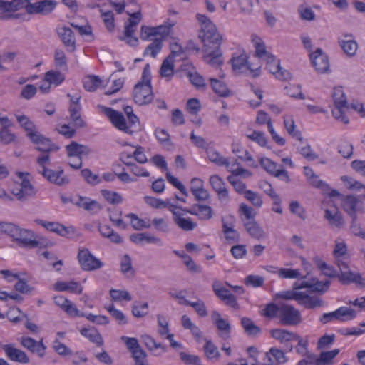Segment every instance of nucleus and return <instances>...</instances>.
Listing matches in <instances>:
<instances>
[{"instance_id":"obj_1","label":"nucleus","mask_w":365,"mask_h":365,"mask_svg":"<svg viewBox=\"0 0 365 365\" xmlns=\"http://www.w3.org/2000/svg\"><path fill=\"white\" fill-rule=\"evenodd\" d=\"M196 17L201 25L199 38L203 43L202 48L220 47L222 38L213 22L203 14H197Z\"/></svg>"},{"instance_id":"obj_2","label":"nucleus","mask_w":365,"mask_h":365,"mask_svg":"<svg viewBox=\"0 0 365 365\" xmlns=\"http://www.w3.org/2000/svg\"><path fill=\"white\" fill-rule=\"evenodd\" d=\"M103 112L115 128L127 134L133 135L134 129L139 125L137 116L129 117V121H127L121 112L111 108L103 107Z\"/></svg>"},{"instance_id":"obj_3","label":"nucleus","mask_w":365,"mask_h":365,"mask_svg":"<svg viewBox=\"0 0 365 365\" xmlns=\"http://www.w3.org/2000/svg\"><path fill=\"white\" fill-rule=\"evenodd\" d=\"M279 319L284 326H297L302 321L300 312L288 304H281Z\"/></svg>"},{"instance_id":"obj_4","label":"nucleus","mask_w":365,"mask_h":365,"mask_svg":"<svg viewBox=\"0 0 365 365\" xmlns=\"http://www.w3.org/2000/svg\"><path fill=\"white\" fill-rule=\"evenodd\" d=\"M122 339L125 341L128 351L131 353V356L134 359V365H148L146 352L140 346L138 341L135 338L123 336Z\"/></svg>"},{"instance_id":"obj_5","label":"nucleus","mask_w":365,"mask_h":365,"mask_svg":"<svg viewBox=\"0 0 365 365\" xmlns=\"http://www.w3.org/2000/svg\"><path fill=\"white\" fill-rule=\"evenodd\" d=\"M133 99L140 106L150 103L153 99L151 82L140 81L136 84L133 90Z\"/></svg>"},{"instance_id":"obj_6","label":"nucleus","mask_w":365,"mask_h":365,"mask_svg":"<svg viewBox=\"0 0 365 365\" xmlns=\"http://www.w3.org/2000/svg\"><path fill=\"white\" fill-rule=\"evenodd\" d=\"M28 175V173H19L18 176L21 182L17 187L12 190L13 195L19 200H24L36 193L34 187L27 179Z\"/></svg>"},{"instance_id":"obj_7","label":"nucleus","mask_w":365,"mask_h":365,"mask_svg":"<svg viewBox=\"0 0 365 365\" xmlns=\"http://www.w3.org/2000/svg\"><path fill=\"white\" fill-rule=\"evenodd\" d=\"M78 259L82 269L86 271L96 270L103 266V263L86 248L79 250Z\"/></svg>"},{"instance_id":"obj_8","label":"nucleus","mask_w":365,"mask_h":365,"mask_svg":"<svg viewBox=\"0 0 365 365\" xmlns=\"http://www.w3.org/2000/svg\"><path fill=\"white\" fill-rule=\"evenodd\" d=\"M68 155L69 157H76L77 163H72L69 161L68 165L74 168L79 169L82 166L81 158L83 155H87L91 153V150L88 146L78 144V143L73 141L66 147Z\"/></svg>"},{"instance_id":"obj_9","label":"nucleus","mask_w":365,"mask_h":365,"mask_svg":"<svg viewBox=\"0 0 365 365\" xmlns=\"http://www.w3.org/2000/svg\"><path fill=\"white\" fill-rule=\"evenodd\" d=\"M260 165L269 174L274 177L280 178L282 180L289 182V176L287 170L282 168L281 165H277L268 158H264L260 160Z\"/></svg>"},{"instance_id":"obj_10","label":"nucleus","mask_w":365,"mask_h":365,"mask_svg":"<svg viewBox=\"0 0 365 365\" xmlns=\"http://www.w3.org/2000/svg\"><path fill=\"white\" fill-rule=\"evenodd\" d=\"M35 222L47 230L53 232L61 237H69L70 235L73 234L75 232L73 227H66L56 222H48L40 219H36Z\"/></svg>"},{"instance_id":"obj_11","label":"nucleus","mask_w":365,"mask_h":365,"mask_svg":"<svg viewBox=\"0 0 365 365\" xmlns=\"http://www.w3.org/2000/svg\"><path fill=\"white\" fill-rule=\"evenodd\" d=\"M13 241L23 247L34 248L38 246L39 242L35 240L34 233L30 230L19 228Z\"/></svg>"},{"instance_id":"obj_12","label":"nucleus","mask_w":365,"mask_h":365,"mask_svg":"<svg viewBox=\"0 0 365 365\" xmlns=\"http://www.w3.org/2000/svg\"><path fill=\"white\" fill-rule=\"evenodd\" d=\"M205 63L212 67L217 68L223 64L224 60L220 47L202 48Z\"/></svg>"},{"instance_id":"obj_13","label":"nucleus","mask_w":365,"mask_h":365,"mask_svg":"<svg viewBox=\"0 0 365 365\" xmlns=\"http://www.w3.org/2000/svg\"><path fill=\"white\" fill-rule=\"evenodd\" d=\"M39 173L49 182L57 185L62 186L69 183V178L64 174L63 170H53L49 168H43Z\"/></svg>"},{"instance_id":"obj_14","label":"nucleus","mask_w":365,"mask_h":365,"mask_svg":"<svg viewBox=\"0 0 365 365\" xmlns=\"http://www.w3.org/2000/svg\"><path fill=\"white\" fill-rule=\"evenodd\" d=\"M342 207L344 210L351 217L354 222L356 221L357 212L363 210L361 203L359 199L353 195H348L344 197L342 200Z\"/></svg>"},{"instance_id":"obj_15","label":"nucleus","mask_w":365,"mask_h":365,"mask_svg":"<svg viewBox=\"0 0 365 365\" xmlns=\"http://www.w3.org/2000/svg\"><path fill=\"white\" fill-rule=\"evenodd\" d=\"M20 343L32 354H36L41 358L44 356L46 346L43 343V339L36 341L31 337L23 336L21 338Z\"/></svg>"},{"instance_id":"obj_16","label":"nucleus","mask_w":365,"mask_h":365,"mask_svg":"<svg viewBox=\"0 0 365 365\" xmlns=\"http://www.w3.org/2000/svg\"><path fill=\"white\" fill-rule=\"evenodd\" d=\"M310 59L317 72L323 73L329 70V58L321 48H317L314 53H311Z\"/></svg>"},{"instance_id":"obj_17","label":"nucleus","mask_w":365,"mask_h":365,"mask_svg":"<svg viewBox=\"0 0 365 365\" xmlns=\"http://www.w3.org/2000/svg\"><path fill=\"white\" fill-rule=\"evenodd\" d=\"M251 37L255 48V56L258 58L265 61L266 63L274 61V56L266 50V46L262 38L255 34H252Z\"/></svg>"},{"instance_id":"obj_18","label":"nucleus","mask_w":365,"mask_h":365,"mask_svg":"<svg viewBox=\"0 0 365 365\" xmlns=\"http://www.w3.org/2000/svg\"><path fill=\"white\" fill-rule=\"evenodd\" d=\"M297 341V345L295 347L296 352L302 356H307V359L300 360L297 365H310L315 359V355L310 354L308 350V339H303L298 335V338H294Z\"/></svg>"},{"instance_id":"obj_19","label":"nucleus","mask_w":365,"mask_h":365,"mask_svg":"<svg viewBox=\"0 0 365 365\" xmlns=\"http://www.w3.org/2000/svg\"><path fill=\"white\" fill-rule=\"evenodd\" d=\"M210 183L212 189L217 192L219 200L222 202H227L230 200L229 192L226 187L225 182L217 175H211Z\"/></svg>"},{"instance_id":"obj_20","label":"nucleus","mask_w":365,"mask_h":365,"mask_svg":"<svg viewBox=\"0 0 365 365\" xmlns=\"http://www.w3.org/2000/svg\"><path fill=\"white\" fill-rule=\"evenodd\" d=\"M231 61L234 71H240L243 67H246L252 73L253 77L259 76L261 66H259L256 68H252V65L247 62V56L246 54L242 53L238 56H233Z\"/></svg>"},{"instance_id":"obj_21","label":"nucleus","mask_w":365,"mask_h":365,"mask_svg":"<svg viewBox=\"0 0 365 365\" xmlns=\"http://www.w3.org/2000/svg\"><path fill=\"white\" fill-rule=\"evenodd\" d=\"M31 140L36 145H37L36 149L43 153H49L51 151H56L59 149L58 146L52 143L48 139L43 136L38 132L35 135H31Z\"/></svg>"},{"instance_id":"obj_22","label":"nucleus","mask_w":365,"mask_h":365,"mask_svg":"<svg viewBox=\"0 0 365 365\" xmlns=\"http://www.w3.org/2000/svg\"><path fill=\"white\" fill-rule=\"evenodd\" d=\"M2 349L10 360L21 364H27L29 362V358L27 354L21 349L14 347L12 344L3 345Z\"/></svg>"},{"instance_id":"obj_23","label":"nucleus","mask_w":365,"mask_h":365,"mask_svg":"<svg viewBox=\"0 0 365 365\" xmlns=\"http://www.w3.org/2000/svg\"><path fill=\"white\" fill-rule=\"evenodd\" d=\"M183 211L197 216L200 220H206L212 217L213 211L211 207L195 204L189 209H183Z\"/></svg>"},{"instance_id":"obj_24","label":"nucleus","mask_w":365,"mask_h":365,"mask_svg":"<svg viewBox=\"0 0 365 365\" xmlns=\"http://www.w3.org/2000/svg\"><path fill=\"white\" fill-rule=\"evenodd\" d=\"M344 37V38H338L339 45L348 57H354L358 50V43L354 39H346L348 37H352L351 34H346Z\"/></svg>"},{"instance_id":"obj_25","label":"nucleus","mask_w":365,"mask_h":365,"mask_svg":"<svg viewBox=\"0 0 365 365\" xmlns=\"http://www.w3.org/2000/svg\"><path fill=\"white\" fill-rule=\"evenodd\" d=\"M265 365H281L287 361L284 353L277 348H271L265 354L264 359Z\"/></svg>"},{"instance_id":"obj_26","label":"nucleus","mask_w":365,"mask_h":365,"mask_svg":"<svg viewBox=\"0 0 365 365\" xmlns=\"http://www.w3.org/2000/svg\"><path fill=\"white\" fill-rule=\"evenodd\" d=\"M346 245L344 242L336 243L334 250V255L339 269H342L347 268V258L346 256Z\"/></svg>"},{"instance_id":"obj_27","label":"nucleus","mask_w":365,"mask_h":365,"mask_svg":"<svg viewBox=\"0 0 365 365\" xmlns=\"http://www.w3.org/2000/svg\"><path fill=\"white\" fill-rule=\"evenodd\" d=\"M20 8L19 0L5 1L0 0V20L9 19L11 17L9 14L16 11Z\"/></svg>"},{"instance_id":"obj_28","label":"nucleus","mask_w":365,"mask_h":365,"mask_svg":"<svg viewBox=\"0 0 365 365\" xmlns=\"http://www.w3.org/2000/svg\"><path fill=\"white\" fill-rule=\"evenodd\" d=\"M130 240L135 244H155L162 245V241L160 238L155 237L148 232L135 233L130 236Z\"/></svg>"},{"instance_id":"obj_29","label":"nucleus","mask_w":365,"mask_h":365,"mask_svg":"<svg viewBox=\"0 0 365 365\" xmlns=\"http://www.w3.org/2000/svg\"><path fill=\"white\" fill-rule=\"evenodd\" d=\"M58 35L68 51H73L76 48V40L73 31L70 28L63 27L59 29Z\"/></svg>"},{"instance_id":"obj_30","label":"nucleus","mask_w":365,"mask_h":365,"mask_svg":"<svg viewBox=\"0 0 365 365\" xmlns=\"http://www.w3.org/2000/svg\"><path fill=\"white\" fill-rule=\"evenodd\" d=\"M267 68L269 71L275 75L276 77L282 81L287 80L290 78V73L288 71L283 69L280 66L279 61L274 57V61L272 63H266Z\"/></svg>"},{"instance_id":"obj_31","label":"nucleus","mask_w":365,"mask_h":365,"mask_svg":"<svg viewBox=\"0 0 365 365\" xmlns=\"http://www.w3.org/2000/svg\"><path fill=\"white\" fill-rule=\"evenodd\" d=\"M339 349H335L331 351H322L318 357L312 361L315 362V365H332L334 359L339 354Z\"/></svg>"},{"instance_id":"obj_32","label":"nucleus","mask_w":365,"mask_h":365,"mask_svg":"<svg viewBox=\"0 0 365 365\" xmlns=\"http://www.w3.org/2000/svg\"><path fill=\"white\" fill-rule=\"evenodd\" d=\"M270 334L272 337L282 343L294 341V338H298L297 334L280 328L272 329Z\"/></svg>"},{"instance_id":"obj_33","label":"nucleus","mask_w":365,"mask_h":365,"mask_svg":"<svg viewBox=\"0 0 365 365\" xmlns=\"http://www.w3.org/2000/svg\"><path fill=\"white\" fill-rule=\"evenodd\" d=\"M55 289L58 292L69 291L72 293L81 294L83 287L80 283L71 281V282H58L54 285Z\"/></svg>"},{"instance_id":"obj_34","label":"nucleus","mask_w":365,"mask_h":365,"mask_svg":"<svg viewBox=\"0 0 365 365\" xmlns=\"http://www.w3.org/2000/svg\"><path fill=\"white\" fill-rule=\"evenodd\" d=\"M297 302L307 309L319 307L323 305V302L319 297L309 296L302 292H301V297L298 298Z\"/></svg>"},{"instance_id":"obj_35","label":"nucleus","mask_w":365,"mask_h":365,"mask_svg":"<svg viewBox=\"0 0 365 365\" xmlns=\"http://www.w3.org/2000/svg\"><path fill=\"white\" fill-rule=\"evenodd\" d=\"M76 205L92 214L98 213L102 209V206L98 202L87 197H80Z\"/></svg>"},{"instance_id":"obj_36","label":"nucleus","mask_w":365,"mask_h":365,"mask_svg":"<svg viewBox=\"0 0 365 365\" xmlns=\"http://www.w3.org/2000/svg\"><path fill=\"white\" fill-rule=\"evenodd\" d=\"M241 324L248 336H255L261 333V329L249 317H242Z\"/></svg>"},{"instance_id":"obj_37","label":"nucleus","mask_w":365,"mask_h":365,"mask_svg":"<svg viewBox=\"0 0 365 365\" xmlns=\"http://www.w3.org/2000/svg\"><path fill=\"white\" fill-rule=\"evenodd\" d=\"M341 274L339 276V280L345 283H360L361 280V276L359 273L353 272L350 271L348 267L346 269H339Z\"/></svg>"},{"instance_id":"obj_38","label":"nucleus","mask_w":365,"mask_h":365,"mask_svg":"<svg viewBox=\"0 0 365 365\" xmlns=\"http://www.w3.org/2000/svg\"><path fill=\"white\" fill-rule=\"evenodd\" d=\"M324 217L331 226L339 227L344 224L341 214L336 208L334 210H326Z\"/></svg>"},{"instance_id":"obj_39","label":"nucleus","mask_w":365,"mask_h":365,"mask_svg":"<svg viewBox=\"0 0 365 365\" xmlns=\"http://www.w3.org/2000/svg\"><path fill=\"white\" fill-rule=\"evenodd\" d=\"M81 106L70 105L69 106L70 119L78 128H83L86 125V123L81 116Z\"/></svg>"},{"instance_id":"obj_40","label":"nucleus","mask_w":365,"mask_h":365,"mask_svg":"<svg viewBox=\"0 0 365 365\" xmlns=\"http://www.w3.org/2000/svg\"><path fill=\"white\" fill-rule=\"evenodd\" d=\"M98 230L103 237L108 238L112 242L119 244L123 242L122 237L108 225H100Z\"/></svg>"},{"instance_id":"obj_41","label":"nucleus","mask_w":365,"mask_h":365,"mask_svg":"<svg viewBox=\"0 0 365 365\" xmlns=\"http://www.w3.org/2000/svg\"><path fill=\"white\" fill-rule=\"evenodd\" d=\"M245 227L247 232L255 238L258 240L264 238L265 233L255 220H249L245 223Z\"/></svg>"},{"instance_id":"obj_42","label":"nucleus","mask_w":365,"mask_h":365,"mask_svg":"<svg viewBox=\"0 0 365 365\" xmlns=\"http://www.w3.org/2000/svg\"><path fill=\"white\" fill-rule=\"evenodd\" d=\"M184 212H182L179 216L176 215V217L173 222L178 225L179 228L184 231H192L196 227L197 224L191 220L190 217H184Z\"/></svg>"},{"instance_id":"obj_43","label":"nucleus","mask_w":365,"mask_h":365,"mask_svg":"<svg viewBox=\"0 0 365 365\" xmlns=\"http://www.w3.org/2000/svg\"><path fill=\"white\" fill-rule=\"evenodd\" d=\"M16 119L21 127L27 133V136L31 139L32 135L38 133L34 123L26 115H17Z\"/></svg>"},{"instance_id":"obj_44","label":"nucleus","mask_w":365,"mask_h":365,"mask_svg":"<svg viewBox=\"0 0 365 365\" xmlns=\"http://www.w3.org/2000/svg\"><path fill=\"white\" fill-rule=\"evenodd\" d=\"M81 334L86 338H88L91 342L98 346H102L103 340L99 332L94 329L83 328L81 330Z\"/></svg>"},{"instance_id":"obj_45","label":"nucleus","mask_w":365,"mask_h":365,"mask_svg":"<svg viewBox=\"0 0 365 365\" xmlns=\"http://www.w3.org/2000/svg\"><path fill=\"white\" fill-rule=\"evenodd\" d=\"M210 81L212 88L216 94L222 97H227L230 95V90L225 83L213 78H210Z\"/></svg>"},{"instance_id":"obj_46","label":"nucleus","mask_w":365,"mask_h":365,"mask_svg":"<svg viewBox=\"0 0 365 365\" xmlns=\"http://www.w3.org/2000/svg\"><path fill=\"white\" fill-rule=\"evenodd\" d=\"M215 326L220 338L222 340H227L230 338L231 325L228 321L224 319L222 321L217 322V324H216Z\"/></svg>"},{"instance_id":"obj_47","label":"nucleus","mask_w":365,"mask_h":365,"mask_svg":"<svg viewBox=\"0 0 365 365\" xmlns=\"http://www.w3.org/2000/svg\"><path fill=\"white\" fill-rule=\"evenodd\" d=\"M120 271L127 277H132L134 276L135 270L132 266L131 258L127 254L123 255L121 258Z\"/></svg>"},{"instance_id":"obj_48","label":"nucleus","mask_w":365,"mask_h":365,"mask_svg":"<svg viewBox=\"0 0 365 365\" xmlns=\"http://www.w3.org/2000/svg\"><path fill=\"white\" fill-rule=\"evenodd\" d=\"M284 125L289 135L299 141L302 140V133L300 131L296 130L295 122L292 116L289 118H284Z\"/></svg>"},{"instance_id":"obj_49","label":"nucleus","mask_w":365,"mask_h":365,"mask_svg":"<svg viewBox=\"0 0 365 365\" xmlns=\"http://www.w3.org/2000/svg\"><path fill=\"white\" fill-rule=\"evenodd\" d=\"M102 81L98 76H88L83 79L84 88L88 91H94L100 88Z\"/></svg>"},{"instance_id":"obj_50","label":"nucleus","mask_w":365,"mask_h":365,"mask_svg":"<svg viewBox=\"0 0 365 365\" xmlns=\"http://www.w3.org/2000/svg\"><path fill=\"white\" fill-rule=\"evenodd\" d=\"M174 61L171 56H168L163 62L160 68V74L162 77L170 78L174 74Z\"/></svg>"},{"instance_id":"obj_51","label":"nucleus","mask_w":365,"mask_h":365,"mask_svg":"<svg viewBox=\"0 0 365 365\" xmlns=\"http://www.w3.org/2000/svg\"><path fill=\"white\" fill-rule=\"evenodd\" d=\"M281 309V304L277 305L274 303H269L265 305L264 308L260 312L262 316L273 319L279 316V309Z\"/></svg>"},{"instance_id":"obj_52","label":"nucleus","mask_w":365,"mask_h":365,"mask_svg":"<svg viewBox=\"0 0 365 365\" xmlns=\"http://www.w3.org/2000/svg\"><path fill=\"white\" fill-rule=\"evenodd\" d=\"M136 27L131 26L130 24H125L124 29V37L120 38L121 40L125 41L126 43L131 46H135L138 45V39L133 36Z\"/></svg>"},{"instance_id":"obj_53","label":"nucleus","mask_w":365,"mask_h":365,"mask_svg":"<svg viewBox=\"0 0 365 365\" xmlns=\"http://www.w3.org/2000/svg\"><path fill=\"white\" fill-rule=\"evenodd\" d=\"M338 314V321L346 322L354 319L356 317V313L354 309L346 307H341L336 309Z\"/></svg>"},{"instance_id":"obj_54","label":"nucleus","mask_w":365,"mask_h":365,"mask_svg":"<svg viewBox=\"0 0 365 365\" xmlns=\"http://www.w3.org/2000/svg\"><path fill=\"white\" fill-rule=\"evenodd\" d=\"M203 349L205 354L208 359H218L220 358V354L217 347L212 341L206 339Z\"/></svg>"},{"instance_id":"obj_55","label":"nucleus","mask_w":365,"mask_h":365,"mask_svg":"<svg viewBox=\"0 0 365 365\" xmlns=\"http://www.w3.org/2000/svg\"><path fill=\"white\" fill-rule=\"evenodd\" d=\"M143 343L146 348L150 351L160 349L163 353L167 351L166 346L162 345L160 343H157L155 340L149 335H144L142 336Z\"/></svg>"},{"instance_id":"obj_56","label":"nucleus","mask_w":365,"mask_h":365,"mask_svg":"<svg viewBox=\"0 0 365 365\" xmlns=\"http://www.w3.org/2000/svg\"><path fill=\"white\" fill-rule=\"evenodd\" d=\"M332 98L334 102V106H348V102L346 95L342 88H335L332 93Z\"/></svg>"},{"instance_id":"obj_57","label":"nucleus","mask_w":365,"mask_h":365,"mask_svg":"<svg viewBox=\"0 0 365 365\" xmlns=\"http://www.w3.org/2000/svg\"><path fill=\"white\" fill-rule=\"evenodd\" d=\"M44 80L50 85L53 83L58 86L64 81V76L59 71H49L46 73Z\"/></svg>"},{"instance_id":"obj_58","label":"nucleus","mask_w":365,"mask_h":365,"mask_svg":"<svg viewBox=\"0 0 365 365\" xmlns=\"http://www.w3.org/2000/svg\"><path fill=\"white\" fill-rule=\"evenodd\" d=\"M163 47L162 39L155 38L153 42L149 44L145 50L144 51V55L150 54L153 58H155L156 55L161 51Z\"/></svg>"},{"instance_id":"obj_59","label":"nucleus","mask_w":365,"mask_h":365,"mask_svg":"<svg viewBox=\"0 0 365 365\" xmlns=\"http://www.w3.org/2000/svg\"><path fill=\"white\" fill-rule=\"evenodd\" d=\"M81 175L86 182L91 185H96L102 182L101 177L97 174H93L88 168L82 170Z\"/></svg>"},{"instance_id":"obj_60","label":"nucleus","mask_w":365,"mask_h":365,"mask_svg":"<svg viewBox=\"0 0 365 365\" xmlns=\"http://www.w3.org/2000/svg\"><path fill=\"white\" fill-rule=\"evenodd\" d=\"M101 192L103 197L112 205H118L123 201L121 195L116 192L102 190Z\"/></svg>"},{"instance_id":"obj_61","label":"nucleus","mask_w":365,"mask_h":365,"mask_svg":"<svg viewBox=\"0 0 365 365\" xmlns=\"http://www.w3.org/2000/svg\"><path fill=\"white\" fill-rule=\"evenodd\" d=\"M148 312V304L147 302H135L132 307V314L134 317L141 318L147 315Z\"/></svg>"},{"instance_id":"obj_62","label":"nucleus","mask_w":365,"mask_h":365,"mask_svg":"<svg viewBox=\"0 0 365 365\" xmlns=\"http://www.w3.org/2000/svg\"><path fill=\"white\" fill-rule=\"evenodd\" d=\"M127 217L130 219L131 225L136 230H140L143 228L150 227V223L145 222L142 219L138 218V217L135 214H128Z\"/></svg>"},{"instance_id":"obj_63","label":"nucleus","mask_w":365,"mask_h":365,"mask_svg":"<svg viewBox=\"0 0 365 365\" xmlns=\"http://www.w3.org/2000/svg\"><path fill=\"white\" fill-rule=\"evenodd\" d=\"M244 197L247 200L250 202L253 206L256 207H262L263 201L261 195L257 192L249 190L245 192Z\"/></svg>"},{"instance_id":"obj_64","label":"nucleus","mask_w":365,"mask_h":365,"mask_svg":"<svg viewBox=\"0 0 365 365\" xmlns=\"http://www.w3.org/2000/svg\"><path fill=\"white\" fill-rule=\"evenodd\" d=\"M106 309L119 324H125L128 323L125 314L121 311L115 309L113 304L107 307Z\"/></svg>"}]
</instances>
